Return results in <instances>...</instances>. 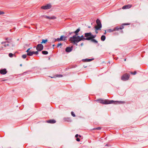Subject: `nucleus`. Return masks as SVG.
Here are the masks:
<instances>
[{
  "mask_svg": "<svg viewBox=\"0 0 148 148\" xmlns=\"http://www.w3.org/2000/svg\"><path fill=\"white\" fill-rule=\"evenodd\" d=\"M86 38H85L83 35L81 36H73L70 38L69 40L72 43H73L76 46L77 45V43L81 40L84 41L86 40Z\"/></svg>",
  "mask_w": 148,
  "mask_h": 148,
  "instance_id": "1",
  "label": "nucleus"
},
{
  "mask_svg": "<svg viewBox=\"0 0 148 148\" xmlns=\"http://www.w3.org/2000/svg\"><path fill=\"white\" fill-rule=\"evenodd\" d=\"M125 102L123 101H114L110 100L108 99L103 100V104H108L113 103L114 104H120L125 103Z\"/></svg>",
  "mask_w": 148,
  "mask_h": 148,
  "instance_id": "2",
  "label": "nucleus"
},
{
  "mask_svg": "<svg viewBox=\"0 0 148 148\" xmlns=\"http://www.w3.org/2000/svg\"><path fill=\"white\" fill-rule=\"evenodd\" d=\"M1 44L3 45L4 47L7 49L11 48L13 49V48L15 46L14 44L13 41L3 42Z\"/></svg>",
  "mask_w": 148,
  "mask_h": 148,
  "instance_id": "3",
  "label": "nucleus"
},
{
  "mask_svg": "<svg viewBox=\"0 0 148 148\" xmlns=\"http://www.w3.org/2000/svg\"><path fill=\"white\" fill-rule=\"evenodd\" d=\"M97 26L95 27V28L96 30H100L102 27V25L100 20L99 19H97L96 21Z\"/></svg>",
  "mask_w": 148,
  "mask_h": 148,
  "instance_id": "4",
  "label": "nucleus"
},
{
  "mask_svg": "<svg viewBox=\"0 0 148 148\" xmlns=\"http://www.w3.org/2000/svg\"><path fill=\"white\" fill-rule=\"evenodd\" d=\"M124 28V27L121 26V27L117 26L114 28L113 29H109L107 30V32H112L114 31H119V30H121Z\"/></svg>",
  "mask_w": 148,
  "mask_h": 148,
  "instance_id": "5",
  "label": "nucleus"
},
{
  "mask_svg": "<svg viewBox=\"0 0 148 148\" xmlns=\"http://www.w3.org/2000/svg\"><path fill=\"white\" fill-rule=\"evenodd\" d=\"M130 75L127 73H125L121 76V79L123 81H126L128 80L130 77Z\"/></svg>",
  "mask_w": 148,
  "mask_h": 148,
  "instance_id": "6",
  "label": "nucleus"
},
{
  "mask_svg": "<svg viewBox=\"0 0 148 148\" xmlns=\"http://www.w3.org/2000/svg\"><path fill=\"white\" fill-rule=\"evenodd\" d=\"M86 40H89L91 39V33H86L84 34Z\"/></svg>",
  "mask_w": 148,
  "mask_h": 148,
  "instance_id": "7",
  "label": "nucleus"
},
{
  "mask_svg": "<svg viewBox=\"0 0 148 148\" xmlns=\"http://www.w3.org/2000/svg\"><path fill=\"white\" fill-rule=\"evenodd\" d=\"M43 49V46L42 44H38L36 46V49L38 51H40Z\"/></svg>",
  "mask_w": 148,
  "mask_h": 148,
  "instance_id": "8",
  "label": "nucleus"
},
{
  "mask_svg": "<svg viewBox=\"0 0 148 148\" xmlns=\"http://www.w3.org/2000/svg\"><path fill=\"white\" fill-rule=\"evenodd\" d=\"M52 7V6L50 4H48L42 6L41 7V9L45 10L50 9Z\"/></svg>",
  "mask_w": 148,
  "mask_h": 148,
  "instance_id": "9",
  "label": "nucleus"
},
{
  "mask_svg": "<svg viewBox=\"0 0 148 148\" xmlns=\"http://www.w3.org/2000/svg\"><path fill=\"white\" fill-rule=\"evenodd\" d=\"M7 72V71L6 69H1L0 70V73L2 75H5Z\"/></svg>",
  "mask_w": 148,
  "mask_h": 148,
  "instance_id": "10",
  "label": "nucleus"
},
{
  "mask_svg": "<svg viewBox=\"0 0 148 148\" xmlns=\"http://www.w3.org/2000/svg\"><path fill=\"white\" fill-rule=\"evenodd\" d=\"M73 47H67L65 49L66 51L67 52H71L73 49Z\"/></svg>",
  "mask_w": 148,
  "mask_h": 148,
  "instance_id": "11",
  "label": "nucleus"
},
{
  "mask_svg": "<svg viewBox=\"0 0 148 148\" xmlns=\"http://www.w3.org/2000/svg\"><path fill=\"white\" fill-rule=\"evenodd\" d=\"M43 16L45 18L49 19H54L56 18L54 16L50 17L47 16Z\"/></svg>",
  "mask_w": 148,
  "mask_h": 148,
  "instance_id": "12",
  "label": "nucleus"
},
{
  "mask_svg": "<svg viewBox=\"0 0 148 148\" xmlns=\"http://www.w3.org/2000/svg\"><path fill=\"white\" fill-rule=\"evenodd\" d=\"M131 7L132 5H131L130 4H127L123 6L122 7V9H128L131 8Z\"/></svg>",
  "mask_w": 148,
  "mask_h": 148,
  "instance_id": "13",
  "label": "nucleus"
},
{
  "mask_svg": "<svg viewBox=\"0 0 148 148\" xmlns=\"http://www.w3.org/2000/svg\"><path fill=\"white\" fill-rule=\"evenodd\" d=\"M80 28L79 27L77 29V30L76 31H75L74 32H73L74 33H75V35H74V36H77L78 34V33L80 31Z\"/></svg>",
  "mask_w": 148,
  "mask_h": 148,
  "instance_id": "14",
  "label": "nucleus"
},
{
  "mask_svg": "<svg viewBox=\"0 0 148 148\" xmlns=\"http://www.w3.org/2000/svg\"><path fill=\"white\" fill-rule=\"evenodd\" d=\"M47 122L50 123H54L56 122V121L54 119H51L47 121Z\"/></svg>",
  "mask_w": 148,
  "mask_h": 148,
  "instance_id": "15",
  "label": "nucleus"
},
{
  "mask_svg": "<svg viewBox=\"0 0 148 148\" xmlns=\"http://www.w3.org/2000/svg\"><path fill=\"white\" fill-rule=\"evenodd\" d=\"M94 59V58H91V59H84L82 60L83 61H85V62H88L91 61Z\"/></svg>",
  "mask_w": 148,
  "mask_h": 148,
  "instance_id": "16",
  "label": "nucleus"
},
{
  "mask_svg": "<svg viewBox=\"0 0 148 148\" xmlns=\"http://www.w3.org/2000/svg\"><path fill=\"white\" fill-rule=\"evenodd\" d=\"M67 37L62 35L60 37V39L61 41H65L66 40Z\"/></svg>",
  "mask_w": 148,
  "mask_h": 148,
  "instance_id": "17",
  "label": "nucleus"
},
{
  "mask_svg": "<svg viewBox=\"0 0 148 148\" xmlns=\"http://www.w3.org/2000/svg\"><path fill=\"white\" fill-rule=\"evenodd\" d=\"M91 42L95 43V44H98V46H99V43H98V42L97 40H96L95 39H92L90 40Z\"/></svg>",
  "mask_w": 148,
  "mask_h": 148,
  "instance_id": "18",
  "label": "nucleus"
},
{
  "mask_svg": "<svg viewBox=\"0 0 148 148\" xmlns=\"http://www.w3.org/2000/svg\"><path fill=\"white\" fill-rule=\"evenodd\" d=\"M106 38V37L104 35H102L101 38V41H104Z\"/></svg>",
  "mask_w": 148,
  "mask_h": 148,
  "instance_id": "19",
  "label": "nucleus"
},
{
  "mask_svg": "<svg viewBox=\"0 0 148 148\" xmlns=\"http://www.w3.org/2000/svg\"><path fill=\"white\" fill-rule=\"evenodd\" d=\"M47 39H42V42H41V44L42 43H46L47 42Z\"/></svg>",
  "mask_w": 148,
  "mask_h": 148,
  "instance_id": "20",
  "label": "nucleus"
},
{
  "mask_svg": "<svg viewBox=\"0 0 148 148\" xmlns=\"http://www.w3.org/2000/svg\"><path fill=\"white\" fill-rule=\"evenodd\" d=\"M97 101L99 103L102 104H103V100L102 99H98L97 100Z\"/></svg>",
  "mask_w": 148,
  "mask_h": 148,
  "instance_id": "21",
  "label": "nucleus"
},
{
  "mask_svg": "<svg viewBox=\"0 0 148 148\" xmlns=\"http://www.w3.org/2000/svg\"><path fill=\"white\" fill-rule=\"evenodd\" d=\"M9 56L10 58H12L13 56H14L15 57H16V56L15 54H14L12 53H10L9 54Z\"/></svg>",
  "mask_w": 148,
  "mask_h": 148,
  "instance_id": "22",
  "label": "nucleus"
},
{
  "mask_svg": "<svg viewBox=\"0 0 148 148\" xmlns=\"http://www.w3.org/2000/svg\"><path fill=\"white\" fill-rule=\"evenodd\" d=\"M32 72V71L31 70H28L27 71H26L23 72L22 74V75H25L26 74V73H28L29 72Z\"/></svg>",
  "mask_w": 148,
  "mask_h": 148,
  "instance_id": "23",
  "label": "nucleus"
},
{
  "mask_svg": "<svg viewBox=\"0 0 148 148\" xmlns=\"http://www.w3.org/2000/svg\"><path fill=\"white\" fill-rule=\"evenodd\" d=\"M42 54L45 55L47 54L48 53L47 51H42Z\"/></svg>",
  "mask_w": 148,
  "mask_h": 148,
  "instance_id": "24",
  "label": "nucleus"
},
{
  "mask_svg": "<svg viewBox=\"0 0 148 148\" xmlns=\"http://www.w3.org/2000/svg\"><path fill=\"white\" fill-rule=\"evenodd\" d=\"M27 55L29 56H32L33 55V51H29V53H27Z\"/></svg>",
  "mask_w": 148,
  "mask_h": 148,
  "instance_id": "25",
  "label": "nucleus"
},
{
  "mask_svg": "<svg viewBox=\"0 0 148 148\" xmlns=\"http://www.w3.org/2000/svg\"><path fill=\"white\" fill-rule=\"evenodd\" d=\"M91 39H94V38L96 37V35H93L92 34V33H91Z\"/></svg>",
  "mask_w": 148,
  "mask_h": 148,
  "instance_id": "26",
  "label": "nucleus"
},
{
  "mask_svg": "<svg viewBox=\"0 0 148 148\" xmlns=\"http://www.w3.org/2000/svg\"><path fill=\"white\" fill-rule=\"evenodd\" d=\"M55 76L57 77H62L63 76V75L60 74H57L55 75Z\"/></svg>",
  "mask_w": 148,
  "mask_h": 148,
  "instance_id": "27",
  "label": "nucleus"
},
{
  "mask_svg": "<svg viewBox=\"0 0 148 148\" xmlns=\"http://www.w3.org/2000/svg\"><path fill=\"white\" fill-rule=\"evenodd\" d=\"M101 127H97L94 128L93 129V130H101Z\"/></svg>",
  "mask_w": 148,
  "mask_h": 148,
  "instance_id": "28",
  "label": "nucleus"
},
{
  "mask_svg": "<svg viewBox=\"0 0 148 148\" xmlns=\"http://www.w3.org/2000/svg\"><path fill=\"white\" fill-rule=\"evenodd\" d=\"M39 51H33V55L34 54H36V55H37L38 54V52Z\"/></svg>",
  "mask_w": 148,
  "mask_h": 148,
  "instance_id": "29",
  "label": "nucleus"
},
{
  "mask_svg": "<svg viewBox=\"0 0 148 148\" xmlns=\"http://www.w3.org/2000/svg\"><path fill=\"white\" fill-rule=\"evenodd\" d=\"M55 39V41H61L60 40V38H57V39Z\"/></svg>",
  "mask_w": 148,
  "mask_h": 148,
  "instance_id": "30",
  "label": "nucleus"
},
{
  "mask_svg": "<svg viewBox=\"0 0 148 148\" xmlns=\"http://www.w3.org/2000/svg\"><path fill=\"white\" fill-rule=\"evenodd\" d=\"M71 115L73 116V117H75V114L74 112L73 111H72L71 112Z\"/></svg>",
  "mask_w": 148,
  "mask_h": 148,
  "instance_id": "31",
  "label": "nucleus"
},
{
  "mask_svg": "<svg viewBox=\"0 0 148 148\" xmlns=\"http://www.w3.org/2000/svg\"><path fill=\"white\" fill-rule=\"evenodd\" d=\"M5 40H7V41H11V38H5Z\"/></svg>",
  "mask_w": 148,
  "mask_h": 148,
  "instance_id": "32",
  "label": "nucleus"
},
{
  "mask_svg": "<svg viewBox=\"0 0 148 148\" xmlns=\"http://www.w3.org/2000/svg\"><path fill=\"white\" fill-rule=\"evenodd\" d=\"M27 57V56L26 54H24L22 56V57L24 58H25Z\"/></svg>",
  "mask_w": 148,
  "mask_h": 148,
  "instance_id": "33",
  "label": "nucleus"
},
{
  "mask_svg": "<svg viewBox=\"0 0 148 148\" xmlns=\"http://www.w3.org/2000/svg\"><path fill=\"white\" fill-rule=\"evenodd\" d=\"M74 33L73 32H69V34L67 36H69L72 34Z\"/></svg>",
  "mask_w": 148,
  "mask_h": 148,
  "instance_id": "34",
  "label": "nucleus"
},
{
  "mask_svg": "<svg viewBox=\"0 0 148 148\" xmlns=\"http://www.w3.org/2000/svg\"><path fill=\"white\" fill-rule=\"evenodd\" d=\"M131 73L133 75H135L136 74V71H135L134 72H131Z\"/></svg>",
  "mask_w": 148,
  "mask_h": 148,
  "instance_id": "35",
  "label": "nucleus"
},
{
  "mask_svg": "<svg viewBox=\"0 0 148 148\" xmlns=\"http://www.w3.org/2000/svg\"><path fill=\"white\" fill-rule=\"evenodd\" d=\"M62 45V43H59L57 45V47H58L60 46H61Z\"/></svg>",
  "mask_w": 148,
  "mask_h": 148,
  "instance_id": "36",
  "label": "nucleus"
},
{
  "mask_svg": "<svg viewBox=\"0 0 148 148\" xmlns=\"http://www.w3.org/2000/svg\"><path fill=\"white\" fill-rule=\"evenodd\" d=\"M4 14V12L3 11H0V15H2Z\"/></svg>",
  "mask_w": 148,
  "mask_h": 148,
  "instance_id": "37",
  "label": "nucleus"
},
{
  "mask_svg": "<svg viewBox=\"0 0 148 148\" xmlns=\"http://www.w3.org/2000/svg\"><path fill=\"white\" fill-rule=\"evenodd\" d=\"M76 140L77 141H78V142H79L80 141V139H79V138H76Z\"/></svg>",
  "mask_w": 148,
  "mask_h": 148,
  "instance_id": "38",
  "label": "nucleus"
},
{
  "mask_svg": "<svg viewBox=\"0 0 148 148\" xmlns=\"http://www.w3.org/2000/svg\"><path fill=\"white\" fill-rule=\"evenodd\" d=\"M129 24H128V23H123V25H129Z\"/></svg>",
  "mask_w": 148,
  "mask_h": 148,
  "instance_id": "39",
  "label": "nucleus"
},
{
  "mask_svg": "<svg viewBox=\"0 0 148 148\" xmlns=\"http://www.w3.org/2000/svg\"><path fill=\"white\" fill-rule=\"evenodd\" d=\"M106 146H108V147H110V145H109V144H106V145H105Z\"/></svg>",
  "mask_w": 148,
  "mask_h": 148,
  "instance_id": "40",
  "label": "nucleus"
},
{
  "mask_svg": "<svg viewBox=\"0 0 148 148\" xmlns=\"http://www.w3.org/2000/svg\"><path fill=\"white\" fill-rule=\"evenodd\" d=\"M78 136H79V135H78V134H76V135H75V137L76 138H78L77 137H78Z\"/></svg>",
  "mask_w": 148,
  "mask_h": 148,
  "instance_id": "41",
  "label": "nucleus"
},
{
  "mask_svg": "<svg viewBox=\"0 0 148 148\" xmlns=\"http://www.w3.org/2000/svg\"><path fill=\"white\" fill-rule=\"evenodd\" d=\"M83 44H84L83 43V42H82V43L80 45H81V46H82L83 45Z\"/></svg>",
  "mask_w": 148,
  "mask_h": 148,
  "instance_id": "42",
  "label": "nucleus"
},
{
  "mask_svg": "<svg viewBox=\"0 0 148 148\" xmlns=\"http://www.w3.org/2000/svg\"><path fill=\"white\" fill-rule=\"evenodd\" d=\"M29 51H28L27 50L26 51V52H27V54L28 53Z\"/></svg>",
  "mask_w": 148,
  "mask_h": 148,
  "instance_id": "43",
  "label": "nucleus"
},
{
  "mask_svg": "<svg viewBox=\"0 0 148 148\" xmlns=\"http://www.w3.org/2000/svg\"><path fill=\"white\" fill-rule=\"evenodd\" d=\"M95 32H96V34H97L98 33V32L96 30V31H95Z\"/></svg>",
  "mask_w": 148,
  "mask_h": 148,
  "instance_id": "44",
  "label": "nucleus"
},
{
  "mask_svg": "<svg viewBox=\"0 0 148 148\" xmlns=\"http://www.w3.org/2000/svg\"><path fill=\"white\" fill-rule=\"evenodd\" d=\"M106 30H105V32L104 33V34H106Z\"/></svg>",
  "mask_w": 148,
  "mask_h": 148,
  "instance_id": "45",
  "label": "nucleus"
},
{
  "mask_svg": "<svg viewBox=\"0 0 148 148\" xmlns=\"http://www.w3.org/2000/svg\"><path fill=\"white\" fill-rule=\"evenodd\" d=\"M31 48H28V49H27V50L28 51H29V50H30V49Z\"/></svg>",
  "mask_w": 148,
  "mask_h": 148,
  "instance_id": "46",
  "label": "nucleus"
},
{
  "mask_svg": "<svg viewBox=\"0 0 148 148\" xmlns=\"http://www.w3.org/2000/svg\"><path fill=\"white\" fill-rule=\"evenodd\" d=\"M55 46V45L54 44H53V45L52 46L53 47H54V46Z\"/></svg>",
  "mask_w": 148,
  "mask_h": 148,
  "instance_id": "47",
  "label": "nucleus"
},
{
  "mask_svg": "<svg viewBox=\"0 0 148 148\" xmlns=\"http://www.w3.org/2000/svg\"><path fill=\"white\" fill-rule=\"evenodd\" d=\"M126 59H125L124 60V61H126Z\"/></svg>",
  "mask_w": 148,
  "mask_h": 148,
  "instance_id": "48",
  "label": "nucleus"
},
{
  "mask_svg": "<svg viewBox=\"0 0 148 148\" xmlns=\"http://www.w3.org/2000/svg\"><path fill=\"white\" fill-rule=\"evenodd\" d=\"M20 66H22V64H20Z\"/></svg>",
  "mask_w": 148,
  "mask_h": 148,
  "instance_id": "49",
  "label": "nucleus"
},
{
  "mask_svg": "<svg viewBox=\"0 0 148 148\" xmlns=\"http://www.w3.org/2000/svg\"><path fill=\"white\" fill-rule=\"evenodd\" d=\"M88 28H90V26H88Z\"/></svg>",
  "mask_w": 148,
  "mask_h": 148,
  "instance_id": "50",
  "label": "nucleus"
},
{
  "mask_svg": "<svg viewBox=\"0 0 148 148\" xmlns=\"http://www.w3.org/2000/svg\"><path fill=\"white\" fill-rule=\"evenodd\" d=\"M51 77V78H53V77Z\"/></svg>",
  "mask_w": 148,
  "mask_h": 148,
  "instance_id": "51",
  "label": "nucleus"
},
{
  "mask_svg": "<svg viewBox=\"0 0 148 148\" xmlns=\"http://www.w3.org/2000/svg\"><path fill=\"white\" fill-rule=\"evenodd\" d=\"M79 137H81V136H80V135H79Z\"/></svg>",
  "mask_w": 148,
  "mask_h": 148,
  "instance_id": "52",
  "label": "nucleus"
},
{
  "mask_svg": "<svg viewBox=\"0 0 148 148\" xmlns=\"http://www.w3.org/2000/svg\"><path fill=\"white\" fill-rule=\"evenodd\" d=\"M26 60H28V59H26Z\"/></svg>",
  "mask_w": 148,
  "mask_h": 148,
  "instance_id": "53",
  "label": "nucleus"
}]
</instances>
